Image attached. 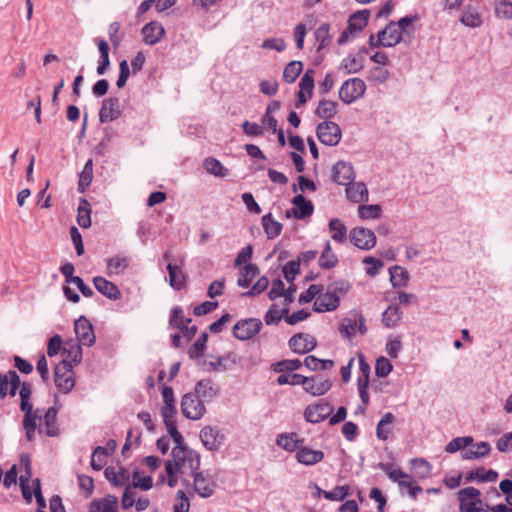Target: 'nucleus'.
Instances as JSON below:
<instances>
[{
    "instance_id": "nucleus-33",
    "label": "nucleus",
    "mask_w": 512,
    "mask_h": 512,
    "mask_svg": "<svg viewBox=\"0 0 512 512\" xmlns=\"http://www.w3.org/2000/svg\"><path fill=\"white\" fill-rule=\"evenodd\" d=\"M259 272V268L256 264H246L239 273L237 285L242 288L249 287L252 280L259 274Z\"/></svg>"
},
{
    "instance_id": "nucleus-23",
    "label": "nucleus",
    "mask_w": 512,
    "mask_h": 512,
    "mask_svg": "<svg viewBox=\"0 0 512 512\" xmlns=\"http://www.w3.org/2000/svg\"><path fill=\"white\" fill-rule=\"evenodd\" d=\"M118 499L107 495L103 499H94L89 506V512H117Z\"/></svg>"
},
{
    "instance_id": "nucleus-55",
    "label": "nucleus",
    "mask_w": 512,
    "mask_h": 512,
    "mask_svg": "<svg viewBox=\"0 0 512 512\" xmlns=\"http://www.w3.org/2000/svg\"><path fill=\"white\" fill-rule=\"evenodd\" d=\"M314 74L315 71L313 69H307L304 75L302 76L299 82V91L309 94V96L313 95L314 89Z\"/></svg>"
},
{
    "instance_id": "nucleus-19",
    "label": "nucleus",
    "mask_w": 512,
    "mask_h": 512,
    "mask_svg": "<svg viewBox=\"0 0 512 512\" xmlns=\"http://www.w3.org/2000/svg\"><path fill=\"white\" fill-rule=\"evenodd\" d=\"M292 204L295 206V208L292 209V214L296 219H305L314 212L313 203L307 200L302 194L296 195L292 199Z\"/></svg>"
},
{
    "instance_id": "nucleus-20",
    "label": "nucleus",
    "mask_w": 512,
    "mask_h": 512,
    "mask_svg": "<svg viewBox=\"0 0 512 512\" xmlns=\"http://www.w3.org/2000/svg\"><path fill=\"white\" fill-rule=\"evenodd\" d=\"M369 17V9L356 11L349 16L347 27L357 36L367 26Z\"/></svg>"
},
{
    "instance_id": "nucleus-57",
    "label": "nucleus",
    "mask_w": 512,
    "mask_h": 512,
    "mask_svg": "<svg viewBox=\"0 0 512 512\" xmlns=\"http://www.w3.org/2000/svg\"><path fill=\"white\" fill-rule=\"evenodd\" d=\"M282 272L287 282H293L295 280L296 275L300 273V261L291 260L287 262L283 266Z\"/></svg>"
},
{
    "instance_id": "nucleus-12",
    "label": "nucleus",
    "mask_w": 512,
    "mask_h": 512,
    "mask_svg": "<svg viewBox=\"0 0 512 512\" xmlns=\"http://www.w3.org/2000/svg\"><path fill=\"white\" fill-rule=\"evenodd\" d=\"M355 177L353 166L349 162L338 161L332 167V180L339 185H348Z\"/></svg>"
},
{
    "instance_id": "nucleus-50",
    "label": "nucleus",
    "mask_w": 512,
    "mask_h": 512,
    "mask_svg": "<svg viewBox=\"0 0 512 512\" xmlns=\"http://www.w3.org/2000/svg\"><path fill=\"white\" fill-rule=\"evenodd\" d=\"M288 311L287 308L278 310L277 305L272 304L264 316V321L267 325H277L283 317L285 318Z\"/></svg>"
},
{
    "instance_id": "nucleus-40",
    "label": "nucleus",
    "mask_w": 512,
    "mask_h": 512,
    "mask_svg": "<svg viewBox=\"0 0 512 512\" xmlns=\"http://www.w3.org/2000/svg\"><path fill=\"white\" fill-rule=\"evenodd\" d=\"M402 313L397 306L389 305L382 314V322L387 328L395 327L401 320Z\"/></svg>"
},
{
    "instance_id": "nucleus-36",
    "label": "nucleus",
    "mask_w": 512,
    "mask_h": 512,
    "mask_svg": "<svg viewBox=\"0 0 512 512\" xmlns=\"http://www.w3.org/2000/svg\"><path fill=\"white\" fill-rule=\"evenodd\" d=\"M491 451V446L487 442H479L475 446L462 452V458L465 460L479 459L487 456Z\"/></svg>"
},
{
    "instance_id": "nucleus-15",
    "label": "nucleus",
    "mask_w": 512,
    "mask_h": 512,
    "mask_svg": "<svg viewBox=\"0 0 512 512\" xmlns=\"http://www.w3.org/2000/svg\"><path fill=\"white\" fill-rule=\"evenodd\" d=\"M94 287L102 295L108 299L116 301L121 298V291L116 284L107 280L104 277L96 276L93 278Z\"/></svg>"
},
{
    "instance_id": "nucleus-1",
    "label": "nucleus",
    "mask_w": 512,
    "mask_h": 512,
    "mask_svg": "<svg viewBox=\"0 0 512 512\" xmlns=\"http://www.w3.org/2000/svg\"><path fill=\"white\" fill-rule=\"evenodd\" d=\"M181 412L189 420H199L206 413V407L199 395L193 391L185 393L181 398Z\"/></svg>"
},
{
    "instance_id": "nucleus-51",
    "label": "nucleus",
    "mask_w": 512,
    "mask_h": 512,
    "mask_svg": "<svg viewBox=\"0 0 512 512\" xmlns=\"http://www.w3.org/2000/svg\"><path fill=\"white\" fill-rule=\"evenodd\" d=\"M382 208L378 204L360 205L358 207V216L363 220L377 219L381 215Z\"/></svg>"
},
{
    "instance_id": "nucleus-8",
    "label": "nucleus",
    "mask_w": 512,
    "mask_h": 512,
    "mask_svg": "<svg viewBox=\"0 0 512 512\" xmlns=\"http://www.w3.org/2000/svg\"><path fill=\"white\" fill-rule=\"evenodd\" d=\"M122 114L121 103L118 97L111 96L104 99L99 110V121L101 123L111 122L118 119Z\"/></svg>"
},
{
    "instance_id": "nucleus-21",
    "label": "nucleus",
    "mask_w": 512,
    "mask_h": 512,
    "mask_svg": "<svg viewBox=\"0 0 512 512\" xmlns=\"http://www.w3.org/2000/svg\"><path fill=\"white\" fill-rule=\"evenodd\" d=\"M300 464L311 466L319 463L324 458V453L320 450H313L309 447H300L295 455Z\"/></svg>"
},
{
    "instance_id": "nucleus-54",
    "label": "nucleus",
    "mask_w": 512,
    "mask_h": 512,
    "mask_svg": "<svg viewBox=\"0 0 512 512\" xmlns=\"http://www.w3.org/2000/svg\"><path fill=\"white\" fill-rule=\"evenodd\" d=\"M473 438L471 436L456 437L452 439L445 447L447 453H455L471 445Z\"/></svg>"
},
{
    "instance_id": "nucleus-41",
    "label": "nucleus",
    "mask_w": 512,
    "mask_h": 512,
    "mask_svg": "<svg viewBox=\"0 0 512 512\" xmlns=\"http://www.w3.org/2000/svg\"><path fill=\"white\" fill-rule=\"evenodd\" d=\"M303 64L301 61L293 60L289 62L283 71V81L291 84L295 82L300 73L302 72Z\"/></svg>"
},
{
    "instance_id": "nucleus-43",
    "label": "nucleus",
    "mask_w": 512,
    "mask_h": 512,
    "mask_svg": "<svg viewBox=\"0 0 512 512\" xmlns=\"http://www.w3.org/2000/svg\"><path fill=\"white\" fill-rule=\"evenodd\" d=\"M413 472L416 477L425 479L431 474L432 466L424 458H414L411 460Z\"/></svg>"
},
{
    "instance_id": "nucleus-31",
    "label": "nucleus",
    "mask_w": 512,
    "mask_h": 512,
    "mask_svg": "<svg viewBox=\"0 0 512 512\" xmlns=\"http://www.w3.org/2000/svg\"><path fill=\"white\" fill-rule=\"evenodd\" d=\"M390 281L393 288L406 287L409 281V273L401 266L395 265L389 268Z\"/></svg>"
},
{
    "instance_id": "nucleus-7",
    "label": "nucleus",
    "mask_w": 512,
    "mask_h": 512,
    "mask_svg": "<svg viewBox=\"0 0 512 512\" xmlns=\"http://www.w3.org/2000/svg\"><path fill=\"white\" fill-rule=\"evenodd\" d=\"M333 406L325 400H320L315 405H309L304 411V418L309 423H320L333 412Z\"/></svg>"
},
{
    "instance_id": "nucleus-30",
    "label": "nucleus",
    "mask_w": 512,
    "mask_h": 512,
    "mask_svg": "<svg viewBox=\"0 0 512 512\" xmlns=\"http://www.w3.org/2000/svg\"><path fill=\"white\" fill-rule=\"evenodd\" d=\"M497 478L498 473L495 470H485V468L483 467H479L475 470H472L466 475L467 482H495Z\"/></svg>"
},
{
    "instance_id": "nucleus-45",
    "label": "nucleus",
    "mask_w": 512,
    "mask_h": 512,
    "mask_svg": "<svg viewBox=\"0 0 512 512\" xmlns=\"http://www.w3.org/2000/svg\"><path fill=\"white\" fill-rule=\"evenodd\" d=\"M302 365L299 359H285L272 364L271 368L277 373H288L300 369Z\"/></svg>"
},
{
    "instance_id": "nucleus-58",
    "label": "nucleus",
    "mask_w": 512,
    "mask_h": 512,
    "mask_svg": "<svg viewBox=\"0 0 512 512\" xmlns=\"http://www.w3.org/2000/svg\"><path fill=\"white\" fill-rule=\"evenodd\" d=\"M323 286L320 284H311L308 289L299 296V303L305 304L311 302L316 296L322 294Z\"/></svg>"
},
{
    "instance_id": "nucleus-48",
    "label": "nucleus",
    "mask_w": 512,
    "mask_h": 512,
    "mask_svg": "<svg viewBox=\"0 0 512 512\" xmlns=\"http://www.w3.org/2000/svg\"><path fill=\"white\" fill-rule=\"evenodd\" d=\"M386 27H387V35H388V42L386 43L387 47H394L399 43L405 44L406 39L402 37L396 21L391 20L386 25Z\"/></svg>"
},
{
    "instance_id": "nucleus-44",
    "label": "nucleus",
    "mask_w": 512,
    "mask_h": 512,
    "mask_svg": "<svg viewBox=\"0 0 512 512\" xmlns=\"http://www.w3.org/2000/svg\"><path fill=\"white\" fill-rule=\"evenodd\" d=\"M394 419L395 417L391 412H387L383 415L376 427V436L378 439L383 441L388 439L391 428L386 429V426L391 425Z\"/></svg>"
},
{
    "instance_id": "nucleus-61",
    "label": "nucleus",
    "mask_w": 512,
    "mask_h": 512,
    "mask_svg": "<svg viewBox=\"0 0 512 512\" xmlns=\"http://www.w3.org/2000/svg\"><path fill=\"white\" fill-rule=\"evenodd\" d=\"M31 393L32 392L30 384L27 382H23L19 392L21 410H33V405L29 401Z\"/></svg>"
},
{
    "instance_id": "nucleus-56",
    "label": "nucleus",
    "mask_w": 512,
    "mask_h": 512,
    "mask_svg": "<svg viewBox=\"0 0 512 512\" xmlns=\"http://www.w3.org/2000/svg\"><path fill=\"white\" fill-rule=\"evenodd\" d=\"M495 15L498 18L511 20L512 19V2L508 0H499L495 2L494 6Z\"/></svg>"
},
{
    "instance_id": "nucleus-32",
    "label": "nucleus",
    "mask_w": 512,
    "mask_h": 512,
    "mask_svg": "<svg viewBox=\"0 0 512 512\" xmlns=\"http://www.w3.org/2000/svg\"><path fill=\"white\" fill-rule=\"evenodd\" d=\"M338 104L335 101L322 99L315 110V115L325 121L333 118L337 113Z\"/></svg>"
},
{
    "instance_id": "nucleus-22",
    "label": "nucleus",
    "mask_w": 512,
    "mask_h": 512,
    "mask_svg": "<svg viewBox=\"0 0 512 512\" xmlns=\"http://www.w3.org/2000/svg\"><path fill=\"white\" fill-rule=\"evenodd\" d=\"M309 379V384H305L303 389L313 396H322L332 387V383L328 379L319 380L318 376H312Z\"/></svg>"
},
{
    "instance_id": "nucleus-16",
    "label": "nucleus",
    "mask_w": 512,
    "mask_h": 512,
    "mask_svg": "<svg viewBox=\"0 0 512 512\" xmlns=\"http://www.w3.org/2000/svg\"><path fill=\"white\" fill-rule=\"evenodd\" d=\"M143 41L147 45L157 44L165 35V30L161 23L151 21L142 28Z\"/></svg>"
},
{
    "instance_id": "nucleus-46",
    "label": "nucleus",
    "mask_w": 512,
    "mask_h": 512,
    "mask_svg": "<svg viewBox=\"0 0 512 512\" xmlns=\"http://www.w3.org/2000/svg\"><path fill=\"white\" fill-rule=\"evenodd\" d=\"M205 170L217 177H226L228 175V169L216 158L209 157L205 159L203 164Z\"/></svg>"
},
{
    "instance_id": "nucleus-59",
    "label": "nucleus",
    "mask_w": 512,
    "mask_h": 512,
    "mask_svg": "<svg viewBox=\"0 0 512 512\" xmlns=\"http://www.w3.org/2000/svg\"><path fill=\"white\" fill-rule=\"evenodd\" d=\"M392 370L393 365L387 358H385L384 356L377 358L375 363L376 376L381 378L387 377L392 372Z\"/></svg>"
},
{
    "instance_id": "nucleus-25",
    "label": "nucleus",
    "mask_w": 512,
    "mask_h": 512,
    "mask_svg": "<svg viewBox=\"0 0 512 512\" xmlns=\"http://www.w3.org/2000/svg\"><path fill=\"white\" fill-rule=\"evenodd\" d=\"M346 196L354 203L368 201V189L366 184L364 182L348 184L346 188Z\"/></svg>"
},
{
    "instance_id": "nucleus-11",
    "label": "nucleus",
    "mask_w": 512,
    "mask_h": 512,
    "mask_svg": "<svg viewBox=\"0 0 512 512\" xmlns=\"http://www.w3.org/2000/svg\"><path fill=\"white\" fill-rule=\"evenodd\" d=\"M350 238L353 244L362 250H370L376 245L375 233L367 228L352 229Z\"/></svg>"
},
{
    "instance_id": "nucleus-26",
    "label": "nucleus",
    "mask_w": 512,
    "mask_h": 512,
    "mask_svg": "<svg viewBox=\"0 0 512 512\" xmlns=\"http://www.w3.org/2000/svg\"><path fill=\"white\" fill-rule=\"evenodd\" d=\"M303 443L304 438H300L295 432L279 434L276 439V444L288 452L295 451Z\"/></svg>"
},
{
    "instance_id": "nucleus-42",
    "label": "nucleus",
    "mask_w": 512,
    "mask_h": 512,
    "mask_svg": "<svg viewBox=\"0 0 512 512\" xmlns=\"http://www.w3.org/2000/svg\"><path fill=\"white\" fill-rule=\"evenodd\" d=\"M93 179V161L89 159L79 174L78 191L80 193L85 192L86 188L91 184Z\"/></svg>"
},
{
    "instance_id": "nucleus-52",
    "label": "nucleus",
    "mask_w": 512,
    "mask_h": 512,
    "mask_svg": "<svg viewBox=\"0 0 512 512\" xmlns=\"http://www.w3.org/2000/svg\"><path fill=\"white\" fill-rule=\"evenodd\" d=\"M341 68L345 69L348 74L357 73L363 68V58L348 56L342 60Z\"/></svg>"
},
{
    "instance_id": "nucleus-3",
    "label": "nucleus",
    "mask_w": 512,
    "mask_h": 512,
    "mask_svg": "<svg viewBox=\"0 0 512 512\" xmlns=\"http://www.w3.org/2000/svg\"><path fill=\"white\" fill-rule=\"evenodd\" d=\"M316 135L323 145L333 147L340 142L342 138V131L337 123L332 121H323L317 125Z\"/></svg>"
},
{
    "instance_id": "nucleus-34",
    "label": "nucleus",
    "mask_w": 512,
    "mask_h": 512,
    "mask_svg": "<svg viewBox=\"0 0 512 512\" xmlns=\"http://www.w3.org/2000/svg\"><path fill=\"white\" fill-rule=\"evenodd\" d=\"M330 30L331 25L329 23H323L314 31L315 40L318 42L316 49L318 53L330 45L332 40Z\"/></svg>"
},
{
    "instance_id": "nucleus-6",
    "label": "nucleus",
    "mask_w": 512,
    "mask_h": 512,
    "mask_svg": "<svg viewBox=\"0 0 512 512\" xmlns=\"http://www.w3.org/2000/svg\"><path fill=\"white\" fill-rule=\"evenodd\" d=\"M74 331L76 333L79 344L84 346H92L96 341L93 325L85 317L80 316L74 323Z\"/></svg>"
},
{
    "instance_id": "nucleus-63",
    "label": "nucleus",
    "mask_w": 512,
    "mask_h": 512,
    "mask_svg": "<svg viewBox=\"0 0 512 512\" xmlns=\"http://www.w3.org/2000/svg\"><path fill=\"white\" fill-rule=\"evenodd\" d=\"M363 263L370 265L366 269V274L369 275L370 277H375L376 275H378L380 269L384 265V263L380 259L374 258L372 256L365 257L363 259Z\"/></svg>"
},
{
    "instance_id": "nucleus-24",
    "label": "nucleus",
    "mask_w": 512,
    "mask_h": 512,
    "mask_svg": "<svg viewBox=\"0 0 512 512\" xmlns=\"http://www.w3.org/2000/svg\"><path fill=\"white\" fill-rule=\"evenodd\" d=\"M182 308L180 306H176L171 310L169 325L173 328H177L181 331L184 337L188 340H191L195 334L197 333V326H185L184 324H178V316H181Z\"/></svg>"
},
{
    "instance_id": "nucleus-13",
    "label": "nucleus",
    "mask_w": 512,
    "mask_h": 512,
    "mask_svg": "<svg viewBox=\"0 0 512 512\" xmlns=\"http://www.w3.org/2000/svg\"><path fill=\"white\" fill-rule=\"evenodd\" d=\"M339 297L332 293V288H328L323 295H319L313 304V310L317 313L331 312L339 307Z\"/></svg>"
},
{
    "instance_id": "nucleus-14",
    "label": "nucleus",
    "mask_w": 512,
    "mask_h": 512,
    "mask_svg": "<svg viewBox=\"0 0 512 512\" xmlns=\"http://www.w3.org/2000/svg\"><path fill=\"white\" fill-rule=\"evenodd\" d=\"M193 392L199 395V399H201L203 403H209L217 397L219 388L210 378H205L196 383Z\"/></svg>"
},
{
    "instance_id": "nucleus-64",
    "label": "nucleus",
    "mask_w": 512,
    "mask_h": 512,
    "mask_svg": "<svg viewBox=\"0 0 512 512\" xmlns=\"http://www.w3.org/2000/svg\"><path fill=\"white\" fill-rule=\"evenodd\" d=\"M480 495H481V492L472 486L463 488V489L459 490L457 493L459 503H463L464 501H469V500H477V498H480Z\"/></svg>"
},
{
    "instance_id": "nucleus-10",
    "label": "nucleus",
    "mask_w": 512,
    "mask_h": 512,
    "mask_svg": "<svg viewBox=\"0 0 512 512\" xmlns=\"http://www.w3.org/2000/svg\"><path fill=\"white\" fill-rule=\"evenodd\" d=\"M290 349L297 354H306L317 346L316 340L307 333H296L288 341Z\"/></svg>"
},
{
    "instance_id": "nucleus-62",
    "label": "nucleus",
    "mask_w": 512,
    "mask_h": 512,
    "mask_svg": "<svg viewBox=\"0 0 512 512\" xmlns=\"http://www.w3.org/2000/svg\"><path fill=\"white\" fill-rule=\"evenodd\" d=\"M328 288H332V293L339 297V301L344 297L351 289V285L347 280L340 279L330 283Z\"/></svg>"
},
{
    "instance_id": "nucleus-39",
    "label": "nucleus",
    "mask_w": 512,
    "mask_h": 512,
    "mask_svg": "<svg viewBox=\"0 0 512 512\" xmlns=\"http://www.w3.org/2000/svg\"><path fill=\"white\" fill-rule=\"evenodd\" d=\"M91 209L87 200L81 199L77 210V223L80 227L87 229L91 226Z\"/></svg>"
},
{
    "instance_id": "nucleus-60",
    "label": "nucleus",
    "mask_w": 512,
    "mask_h": 512,
    "mask_svg": "<svg viewBox=\"0 0 512 512\" xmlns=\"http://www.w3.org/2000/svg\"><path fill=\"white\" fill-rule=\"evenodd\" d=\"M269 285V280L266 276L260 277L252 288L241 294L242 297H254L264 292Z\"/></svg>"
},
{
    "instance_id": "nucleus-4",
    "label": "nucleus",
    "mask_w": 512,
    "mask_h": 512,
    "mask_svg": "<svg viewBox=\"0 0 512 512\" xmlns=\"http://www.w3.org/2000/svg\"><path fill=\"white\" fill-rule=\"evenodd\" d=\"M366 91V84L360 78L346 80L339 89V98L346 104H351L361 98Z\"/></svg>"
},
{
    "instance_id": "nucleus-38",
    "label": "nucleus",
    "mask_w": 512,
    "mask_h": 512,
    "mask_svg": "<svg viewBox=\"0 0 512 512\" xmlns=\"http://www.w3.org/2000/svg\"><path fill=\"white\" fill-rule=\"evenodd\" d=\"M57 413L58 410L55 407H49L44 415L46 435L49 437H55L59 434V430L56 426Z\"/></svg>"
},
{
    "instance_id": "nucleus-28",
    "label": "nucleus",
    "mask_w": 512,
    "mask_h": 512,
    "mask_svg": "<svg viewBox=\"0 0 512 512\" xmlns=\"http://www.w3.org/2000/svg\"><path fill=\"white\" fill-rule=\"evenodd\" d=\"M167 270L169 273L170 286L177 291L184 289L186 286V275L182 269L178 265L169 262Z\"/></svg>"
},
{
    "instance_id": "nucleus-37",
    "label": "nucleus",
    "mask_w": 512,
    "mask_h": 512,
    "mask_svg": "<svg viewBox=\"0 0 512 512\" xmlns=\"http://www.w3.org/2000/svg\"><path fill=\"white\" fill-rule=\"evenodd\" d=\"M329 229L332 232V239L338 243H344L347 239V227L338 218L329 221Z\"/></svg>"
},
{
    "instance_id": "nucleus-53",
    "label": "nucleus",
    "mask_w": 512,
    "mask_h": 512,
    "mask_svg": "<svg viewBox=\"0 0 512 512\" xmlns=\"http://www.w3.org/2000/svg\"><path fill=\"white\" fill-rule=\"evenodd\" d=\"M352 493L348 485L336 486L333 490L324 492V498L330 501H343Z\"/></svg>"
},
{
    "instance_id": "nucleus-18",
    "label": "nucleus",
    "mask_w": 512,
    "mask_h": 512,
    "mask_svg": "<svg viewBox=\"0 0 512 512\" xmlns=\"http://www.w3.org/2000/svg\"><path fill=\"white\" fill-rule=\"evenodd\" d=\"M420 20L418 14L406 15L396 21L399 31L403 38L406 39L405 44L409 45L415 37L416 28L414 24Z\"/></svg>"
},
{
    "instance_id": "nucleus-49",
    "label": "nucleus",
    "mask_w": 512,
    "mask_h": 512,
    "mask_svg": "<svg viewBox=\"0 0 512 512\" xmlns=\"http://www.w3.org/2000/svg\"><path fill=\"white\" fill-rule=\"evenodd\" d=\"M460 22L469 28H477L482 25V17L477 10L468 9L461 16Z\"/></svg>"
},
{
    "instance_id": "nucleus-2",
    "label": "nucleus",
    "mask_w": 512,
    "mask_h": 512,
    "mask_svg": "<svg viewBox=\"0 0 512 512\" xmlns=\"http://www.w3.org/2000/svg\"><path fill=\"white\" fill-rule=\"evenodd\" d=\"M54 382L56 387L64 394L69 393L75 386L72 364L68 360H62L54 369Z\"/></svg>"
},
{
    "instance_id": "nucleus-47",
    "label": "nucleus",
    "mask_w": 512,
    "mask_h": 512,
    "mask_svg": "<svg viewBox=\"0 0 512 512\" xmlns=\"http://www.w3.org/2000/svg\"><path fill=\"white\" fill-rule=\"evenodd\" d=\"M208 341V334L202 332L194 344L189 348L188 355L191 359H199L204 355L206 344Z\"/></svg>"
},
{
    "instance_id": "nucleus-29",
    "label": "nucleus",
    "mask_w": 512,
    "mask_h": 512,
    "mask_svg": "<svg viewBox=\"0 0 512 512\" xmlns=\"http://www.w3.org/2000/svg\"><path fill=\"white\" fill-rule=\"evenodd\" d=\"M261 223L267 239H274L282 232V223L276 221L271 213L265 214L261 219Z\"/></svg>"
},
{
    "instance_id": "nucleus-35",
    "label": "nucleus",
    "mask_w": 512,
    "mask_h": 512,
    "mask_svg": "<svg viewBox=\"0 0 512 512\" xmlns=\"http://www.w3.org/2000/svg\"><path fill=\"white\" fill-rule=\"evenodd\" d=\"M318 264L320 268L330 270L338 264V257L333 252L330 242L327 241L319 257Z\"/></svg>"
},
{
    "instance_id": "nucleus-27",
    "label": "nucleus",
    "mask_w": 512,
    "mask_h": 512,
    "mask_svg": "<svg viewBox=\"0 0 512 512\" xmlns=\"http://www.w3.org/2000/svg\"><path fill=\"white\" fill-rule=\"evenodd\" d=\"M104 476L112 486L117 488L124 486L130 478L128 470L125 467H120L117 472L113 467H107L104 470Z\"/></svg>"
},
{
    "instance_id": "nucleus-5",
    "label": "nucleus",
    "mask_w": 512,
    "mask_h": 512,
    "mask_svg": "<svg viewBox=\"0 0 512 512\" xmlns=\"http://www.w3.org/2000/svg\"><path fill=\"white\" fill-rule=\"evenodd\" d=\"M262 327L258 318H247L239 320L233 327V336L241 341L249 340L257 335Z\"/></svg>"
},
{
    "instance_id": "nucleus-17",
    "label": "nucleus",
    "mask_w": 512,
    "mask_h": 512,
    "mask_svg": "<svg viewBox=\"0 0 512 512\" xmlns=\"http://www.w3.org/2000/svg\"><path fill=\"white\" fill-rule=\"evenodd\" d=\"M193 476V485L195 492L201 498H209L214 493V482L203 475V472L195 471L192 473Z\"/></svg>"
},
{
    "instance_id": "nucleus-9",
    "label": "nucleus",
    "mask_w": 512,
    "mask_h": 512,
    "mask_svg": "<svg viewBox=\"0 0 512 512\" xmlns=\"http://www.w3.org/2000/svg\"><path fill=\"white\" fill-rule=\"evenodd\" d=\"M199 436L203 446L209 451H217L225 439L216 426L203 427Z\"/></svg>"
}]
</instances>
